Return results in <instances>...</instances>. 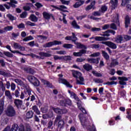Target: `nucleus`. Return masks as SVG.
Instances as JSON below:
<instances>
[{
  "mask_svg": "<svg viewBox=\"0 0 131 131\" xmlns=\"http://www.w3.org/2000/svg\"><path fill=\"white\" fill-rule=\"evenodd\" d=\"M27 79L31 82V83L33 84L34 86H39V85L40 84V82H39V80H38V79L34 76H29L27 77Z\"/></svg>",
  "mask_w": 131,
  "mask_h": 131,
  "instance_id": "1",
  "label": "nucleus"
},
{
  "mask_svg": "<svg viewBox=\"0 0 131 131\" xmlns=\"http://www.w3.org/2000/svg\"><path fill=\"white\" fill-rule=\"evenodd\" d=\"M18 4V2L16 0H10V2H7L6 4L3 5L4 7L7 9V10H10L11 8H16V5Z\"/></svg>",
  "mask_w": 131,
  "mask_h": 131,
  "instance_id": "2",
  "label": "nucleus"
},
{
  "mask_svg": "<svg viewBox=\"0 0 131 131\" xmlns=\"http://www.w3.org/2000/svg\"><path fill=\"white\" fill-rule=\"evenodd\" d=\"M6 115H16V110L12 105H9L5 111Z\"/></svg>",
  "mask_w": 131,
  "mask_h": 131,
  "instance_id": "3",
  "label": "nucleus"
},
{
  "mask_svg": "<svg viewBox=\"0 0 131 131\" xmlns=\"http://www.w3.org/2000/svg\"><path fill=\"white\" fill-rule=\"evenodd\" d=\"M58 45H62V42L61 41H58L55 40L53 41H50L43 45V48H51L53 46H57Z\"/></svg>",
  "mask_w": 131,
  "mask_h": 131,
  "instance_id": "4",
  "label": "nucleus"
},
{
  "mask_svg": "<svg viewBox=\"0 0 131 131\" xmlns=\"http://www.w3.org/2000/svg\"><path fill=\"white\" fill-rule=\"evenodd\" d=\"M59 103L61 106H62L63 107H68V106H71V105H72V102L69 99L60 100Z\"/></svg>",
  "mask_w": 131,
  "mask_h": 131,
  "instance_id": "5",
  "label": "nucleus"
},
{
  "mask_svg": "<svg viewBox=\"0 0 131 131\" xmlns=\"http://www.w3.org/2000/svg\"><path fill=\"white\" fill-rule=\"evenodd\" d=\"M53 110L56 114H58L59 115H61V114H67V112H68V111L65 108H59L58 107H53Z\"/></svg>",
  "mask_w": 131,
  "mask_h": 131,
  "instance_id": "6",
  "label": "nucleus"
},
{
  "mask_svg": "<svg viewBox=\"0 0 131 131\" xmlns=\"http://www.w3.org/2000/svg\"><path fill=\"white\" fill-rule=\"evenodd\" d=\"M101 43H102V45H105V46H107V47H109V48H111V49H113V50H115L117 48L116 44L110 41H102Z\"/></svg>",
  "mask_w": 131,
  "mask_h": 131,
  "instance_id": "7",
  "label": "nucleus"
},
{
  "mask_svg": "<svg viewBox=\"0 0 131 131\" xmlns=\"http://www.w3.org/2000/svg\"><path fill=\"white\" fill-rule=\"evenodd\" d=\"M52 8H54V9H56V10H59L61 12H63V13H69V11L67 10V7L64 6V5H60L59 7H58L57 6H55V5L52 6ZM66 9V10H65Z\"/></svg>",
  "mask_w": 131,
  "mask_h": 131,
  "instance_id": "8",
  "label": "nucleus"
},
{
  "mask_svg": "<svg viewBox=\"0 0 131 131\" xmlns=\"http://www.w3.org/2000/svg\"><path fill=\"white\" fill-rule=\"evenodd\" d=\"M43 18L45 19V20H50L51 18L53 19V20H55V17H54V15L52 13H49L47 12L44 11L42 13Z\"/></svg>",
  "mask_w": 131,
  "mask_h": 131,
  "instance_id": "9",
  "label": "nucleus"
},
{
  "mask_svg": "<svg viewBox=\"0 0 131 131\" xmlns=\"http://www.w3.org/2000/svg\"><path fill=\"white\" fill-rule=\"evenodd\" d=\"M79 118L81 121V125L84 128H86V126H88V122L86 121V118L83 116H79Z\"/></svg>",
  "mask_w": 131,
  "mask_h": 131,
  "instance_id": "10",
  "label": "nucleus"
},
{
  "mask_svg": "<svg viewBox=\"0 0 131 131\" xmlns=\"http://www.w3.org/2000/svg\"><path fill=\"white\" fill-rule=\"evenodd\" d=\"M6 49H7V50H9L11 53H13V54H19V55H21L22 56H30V54H23L18 50L12 51V48H11V46L10 45L6 46Z\"/></svg>",
  "mask_w": 131,
  "mask_h": 131,
  "instance_id": "11",
  "label": "nucleus"
},
{
  "mask_svg": "<svg viewBox=\"0 0 131 131\" xmlns=\"http://www.w3.org/2000/svg\"><path fill=\"white\" fill-rule=\"evenodd\" d=\"M58 81L59 83H62V84H64V85H66L67 88H70L71 89L72 88V85L70 84V83L67 81L66 79H62V78H59L58 80Z\"/></svg>",
  "mask_w": 131,
  "mask_h": 131,
  "instance_id": "12",
  "label": "nucleus"
},
{
  "mask_svg": "<svg viewBox=\"0 0 131 131\" xmlns=\"http://www.w3.org/2000/svg\"><path fill=\"white\" fill-rule=\"evenodd\" d=\"M85 54H86V50L82 49L78 52H73V55L74 57H81Z\"/></svg>",
  "mask_w": 131,
  "mask_h": 131,
  "instance_id": "13",
  "label": "nucleus"
},
{
  "mask_svg": "<svg viewBox=\"0 0 131 131\" xmlns=\"http://www.w3.org/2000/svg\"><path fill=\"white\" fill-rule=\"evenodd\" d=\"M96 10L97 8L96 7V1H92L90 5H88L85 8V11H90V10Z\"/></svg>",
  "mask_w": 131,
  "mask_h": 131,
  "instance_id": "14",
  "label": "nucleus"
},
{
  "mask_svg": "<svg viewBox=\"0 0 131 131\" xmlns=\"http://www.w3.org/2000/svg\"><path fill=\"white\" fill-rule=\"evenodd\" d=\"M110 4H111V10H115V9L117 8V6L118 5V0H111L110 2Z\"/></svg>",
  "mask_w": 131,
  "mask_h": 131,
  "instance_id": "15",
  "label": "nucleus"
},
{
  "mask_svg": "<svg viewBox=\"0 0 131 131\" xmlns=\"http://www.w3.org/2000/svg\"><path fill=\"white\" fill-rule=\"evenodd\" d=\"M99 60H100L99 58H97L96 59L88 58L86 61L89 63H90V64H99Z\"/></svg>",
  "mask_w": 131,
  "mask_h": 131,
  "instance_id": "16",
  "label": "nucleus"
},
{
  "mask_svg": "<svg viewBox=\"0 0 131 131\" xmlns=\"http://www.w3.org/2000/svg\"><path fill=\"white\" fill-rule=\"evenodd\" d=\"M121 6L123 7L126 6L127 9H128V8H130L131 0H122Z\"/></svg>",
  "mask_w": 131,
  "mask_h": 131,
  "instance_id": "17",
  "label": "nucleus"
},
{
  "mask_svg": "<svg viewBox=\"0 0 131 131\" xmlns=\"http://www.w3.org/2000/svg\"><path fill=\"white\" fill-rule=\"evenodd\" d=\"M5 106V99H0V115L3 114L4 112V107Z\"/></svg>",
  "mask_w": 131,
  "mask_h": 131,
  "instance_id": "18",
  "label": "nucleus"
},
{
  "mask_svg": "<svg viewBox=\"0 0 131 131\" xmlns=\"http://www.w3.org/2000/svg\"><path fill=\"white\" fill-rule=\"evenodd\" d=\"M72 75H73V77L76 78V79H78V77L80 76V75H82L81 73H80V72H79L78 71H75V70H72Z\"/></svg>",
  "mask_w": 131,
  "mask_h": 131,
  "instance_id": "19",
  "label": "nucleus"
},
{
  "mask_svg": "<svg viewBox=\"0 0 131 131\" xmlns=\"http://www.w3.org/2000/svg\"><path fill=\"white\" fill-rule=\"evenodd\" d=\"M78 78H79L80 81L77 80V84H80V85H84L85 84V83L83 82V81H84V78L82 76V75L78 76Z\"/></svg>",
  "mask_w": 131,
  "mask_h": 131,
  "instance_id": "20",
  "label": "nucleus"
},
{
  "mask_svg": "<svg viewBox=\"0 0 131 131\" xmlns=\"http://www.w3.org/2000/svg\"><path fill=\"white\" fill-rule=\"evenodd\" d=\"M130 24V18L128 15L125 17V28H128V25Z\"/></svg>",
  "mask_w": 131,
  "mask_h": 131,
  "instance_id": "21",
  "label": "nucleus"
},
{
  "mask_svg": "<svg viewBox=\"0 0 131 131\" xmlns=\"http://www.w3.org/2000/svg\"><path fill=\"white\" fill-rule=\"evenodd\" d=\"M14 103L17 109H19L22 106L23 101L20 99H15Z\"/></svg>",
  "mask_w": 131,
  "mask_h": 131,
  "instance_id": "22",
  "label": "nucleus"
},
{
  "mask_svg": "<svg viewBox=\"0 0 131 131\" xmlns=\"http://www.w3.org/2000/svg\"><path fill=\"white\" fill-rule=\"evenodd\" d=\"M115 40L117 43H122L123 41V37L121 35H118L115 37Z\"/></svg>",
  "mask_w": 131,
  "mask_h": 131,
  "instance_id": "23",
  "label": "nucleus"
},
{
  "mask_svg": "<svg viewBox=\"0 0 131 131\" xmlns=\"http://www.w3.org/2000/svg\"><path fill=\"white\" fill-rule=\"evenodd\" d=\"M118 95L120 96V98L124 99L125 98H126V91L124 90H121L118 92Z\"/></svg>",
  "mask_w": 131,
  "mask_h": 131,
  "instance_id": "24",
  "label": "nucleus"
},
{
  "mask_svg": "<svg viewBox=\"0 0 131 131\" xmlns=\"http://www.w3.org/2000/svg\"><path fill=\"white\" fill-rule=\"evenodd\" d=\"M84 4V1H80V2H77L75 3L74 5H73V8L75 9H77V8H79L81 6H82Z\"/></svg>",
  "mask_w": 131,
  "mask_h": 131,
  "instance_id": "25",
  "label": "nucleus"
},
{
  "mask_svg": "<svg viewBox=\"0 0 131 131\" xmlns=\"http://www.w3.org/2000/svg\"><path fill=\"white\" fill-rule=\"evenodd\" d=\"M118 65H119V62L117 61V59H114L112 60V62L110 64V67H115V66H117Z\"/></svg>",
  "mask_w": 131,
  "mask_h": 131,
  "instance_id": "26",
  "label": "nucleus"
},
{
  "mask_svg": "<svg viewBox=\"0 0 131 131\" xmlns=\"http://www.w3.org/2000/svg\"><path fill=\"white\" fill-rule=\"evenodd\" d=\"M38 55L41 57H46V58H49L52 57V54L43 52H40L38 53Z\"/></svg>",
  "mask_w": 131,
  "mask_h": 131,
  "instance_id": "27",
  "label": "nucleus"
},
{
  "mask_svg": "<svg viewBox=\"0 0 131 131\" xmlns=\"http://www.w3.org/2000/svg\"><path fill=\"white\" fill-rule=\"evenodd\" d=\"M83 68L86 71H90L93 70V67L89 63L84 64Z\"/></svg>",
  "mask_w": 131,
  "mask_h": 131,
  "instance_id": "28",
  "label": "nucleus"
},
{
  "mask_svg": "<svg viewBox=\"0 0 131 131\" xmlns=\"http://www.w3.org/2000/svg\"><path fill=\"white\" fill-rule=\"evenodd\" d=\"M29 19L32 22H37V21H38V18L34 14H31Z\"/></svg>",
  "mask_w": 131,
  "mask_h": 131,
  "instance_id": "29",
  "label": "nucleus"
},
{
  "mask_svg": "<svg viewBox=\"0 0 131 131\" xmlns=\"http://www.w3.org/2000/svg\"><path fill=\"white\" fill-rule=\"evenodd\" d=\"M24 71H26L27 73H29L30 74H33L34 73V70L30 68H24Z\"/></svg>",
  "mask_w": 131,
  "mask_h": 131,
  "instance_id": "30",
  "label": "nucleus"
},
{
  "mask_svg": "<svg viewBox=\"0 0 131 131\" xmlns=\"http://www.w3.org/2000/svg\"><path fill=\"white\" fill-rule=\"evenodd\" d=\"M95 40L97 41H103L104 40H108V38L105 37L96 36L95 38Z\"/></svg>",
  "mask_w": 131,
  "mask_h": 131,
  "instance_id": "31",
  "label": "nucleus"
},
{
  "mask_svg": "<svg viewBox=\"0 0 131 131\" xmlns=\"http://www.w3.org/2000/svg\"><path fill=\"white\" fill-rule=\"evenodd\" d=\"M72 26L75 29H80V26L77 25L76 20H74L71 23Z\"/></svg>",
  "mask_w": 131,
  "mask_h": 131,
  "instance_id": "32",
  "label": "nucleus"
},
{
  "mask_svg": "<svg viewBox=\"0 0 131 131\" xmlns=\"http://www.w3.org/2000/svg\"><path fill=\"white\" fill-rule=\"evenodd\" d=\"M76 46L77 49H84V50H86V49H88V47H86L85 45L81 44L80 42H77Z\"/></svg>",
  "mask_w": 131,
  "mask_h": 131,
  "instance_id": "33",
  "label": "nucleus"
},
{
  "mask_svg": "<svg viewBox=\"0 0 131 131\" xmlns=\"http://www.w3.org/2000/svg\"><path fill=\"white\" fill-rule=\"evenodd\" d=\"M107 10H108V7H107L106 5H102L100 8V10H99V12L104 13L105 12H107Z\"/></svg>",
  "mask_w": 131,
  "mask_h": 131,
  "instance_id": "34",
  "label": "nucleus"
},
{
  "mask_svg": "<svg viewBox=\"0 0 131 131\" xmlns=\"http://www.w3.org/2000/svg\"><path fill=\"white\" fill-rule=\"evenodd\" d=\"M71 60H72V57L70 55L62 56V61H71Z\"/></svg>",
  "mask_w": 131,
  "mask_h": 131,
  "instance_id": "35",
  "label": "nucleus"
},
{
  "mask_svg": "<svg viewBox=\"0 0 131 131\" xmlns=\"http://www.w3.org/2000/svg\"><path fill=\"white\" fill-rule=\"evenodd\" d=\"M114 22L116 23L117 26L120 27V23L119 22V14H117V17L115 18Z\"/></svg>",
  "mask_w": 131,
  "mask_h": 131,
  "instance_id": "36",
  "label": "nucleus"
},
{
  "mask_svg": "<svg viewBox=\"0 0 131 131\" xmlns=\"http://www.w3.org/2000/svg\"><path fill=\"white\" fill-rule=\"evenodd\" d=\"M76 101H77L78 102H80V99L78 97L77 95H76V94H75L74 92H72V95H71Z\"/></svg>",
  "mask_w": 131,
  "mask_h": 131,
  "instance_id": "37",
  "label": "nucleus"
},
{
  "mask_svg": "<svg viewBox=\"0 0 131 131\" xmlns=\"http://www.w3.org/2000/svg\"><path fill=\"white\" fill-rule=\"evenodd\" d=\"M103 84L104 85H116V84H117V81H107L105 83H104Z\"/></svg>",
  "mask_w": 131,
  "mask_h": 131,
  "instance_id": "38",
  "label": "nucleus"
},
{
  "mask_svg": "<svg viewBox=\"0 0 131 131\" xmlns=\"http://www.w3.org/2000/svg\"><path fill=\"white\" fill-rule=\"evenodd\" d=\"M3 55H5V56H6L8 58H13V54L9 51H4Z\"/></svg>",
  "mask_w": 131,
  "mask_h": 131,
  "instance_id": "39",
  "label": "nucleus"
},
{
  "mask_svg": "<svg viewBox=\"0 0 131 131\" xmlns=\"http://www.w3.org/2000/svg\"><path fill=\"white\" fill-rule=\"evenodd\" d=\"M64 49H72L73 48V45L70 43H64L62 46Z\"/></svg>",
  "mask_w": 131,
  "mask_h": 131,
  "instance_id": "40",
  "label": "nucleus"
},
{
  "mask_svg": "<svg viewBox=\"0 0 131 131\" xmlns=\"http://www.w3.org/2000/svg\"><path fill=\"white\" fill-rule=\"evenodd\" d=\"M64 122L63 120H59L58 123V127L59 128H63L64 127Z\"/></svg>",
  "mask_w": 131,
  "mask_h": 131,
  "instance_id": "41",
  "label": "nucleus"
},
{
  "mask_svg": "<svg viewBox=\"0 0 131 131\" xmlns=\"http://www.w3.org/2000/svg\"><path fill=\"white\" fill-rule=\"evenodd\" d=\"M102 54L105 60H109V55H108V53H107L106 51H102Z\"/></svg>",
  "mask_w": 131,
  "mask_h": 131,
  "instance_id": "42",
  "label": "nucleus"
},
{
  "mask_svg": "<svg viewBox=\"0 0 131 131\" xmlns=\"http://www.w3.org/2000/svg\"><path fill=\"white\" fill-rule=\"evenodd\" d=\"M33 39H34V38L32 36L30 35L24 38L23 40V41H29V40H33Z\"/></svg>",
  "mask_w": 131,
  "mask_h": 131,
  "instance_id": "43",
  "label": "nucleus"
},
{
  "mask_svg": "<svg viewBox=\"0 0 131 131\" xmlns=\"http://www.w3.org/2000/svg\"><path fill=\"white\" fill-rule=\"evenodd\" d=\"M49 109V107L48 106H45L42 107L40 109L41 112L42 113H47L48 112V110Z\"/></svg>",
  "mask_w": 131,
  "mask_h": 131,
  "instance_id": "44",
  "label": "nucleus"
},
{
  "mask_svg": "<svg viewBox=\"0 0 131 131\" xmlns=\"http://www.w3.org/2000/svg\"><path fill=\"white\" fill-rule=\"evenodd\" d=\"M27 15H28L27 12L24 11V12H22V13L19 15V17L21 19H25V18H26V17H27Z\"/></svg>",
  "mask_w": 131,
  "mask_h": 131,
  "instance_id": "45",
  "label": "nucleus"
},
{
  "mask_svg": "<svg viewBox=\"0 0 131 131\" xmlns=\"http://www.w3.org/2000/svg\"><path fill=\"white\" fill-rule=\"evenodd\" d=\"M92 74L96 77H102V76H103V74L96 72V71H92Z\"/></svg>",
  "mask_w": 131,
  "mask_h": 131,
  "instance_id": "46",
  "label": "nucleus"
},
{
  "mask_svg": "<svg viewBox=\"0 0 131 131\" xmlns=\"http://www.w3.org/2000/svg\"><path fill=\"white\" fill-rule=\"evenodd\" d=\"M26 91H24L25 94H26V93H27L28 95L29 96L32 95L31 94V92H32V90H31V89H30V88H26Z\"/></svg>",
  "mask_w": 131,
  "mask_h": 131,
  "instance_id": "47",
  "label": "nucleus"
},
{
  "mask_svg": "<svg viewBox=\"0 0 131 131\" xmlns=\"http://www.w3.org/2000/svg\"><path fill=\"white\" fill-rule=\"evenodd\" d=\"M93 81L96 83H103V82H104L103 79L99 78L94 79Z\"/></svg>",
  "mask_w": 131,
  "mask_h": 131,
  "instance_id": "48",
  "label": "nucleus"
},
{
  "mask_svg": "<svg viewBox=\"0 0 131 131\" xmlns=\"http://www.w3.org/2000/svg\"><path fill=\"white\" fill-rule=\"evenodd\" d=\"M88 15L86 14H84V15H81V16H77L76 17V19L78 21H81V20H82V19H84L85 18H86V16Z\"/></svg>",
  "mask_w": 131,
  "mask_h": 131,
  "instance_id": "49",
  "label": "nucleus"
},
{
  "mask_svg": "<svg viewBox=\"0 0 131 131\" xmlns=\"http://www.w3.org/2000/svg\"><path fill=\"white\" fill-rule=\"evenodd\" d=\"M18 130V125L14 124L12 125L11 129L10 131H17Z\"/></svg>",
  "mask_w": 131,
  "mask_h": 131,
  "instance_id": "50",
  "label": "nucleus"
},
{
  "mask_svg": "<svg viewBox=\"0 0 131 131\" xmlns=\"http://www.w3.org/2000/svg\"><path fill=\"white\" fill-rule=\"evenodd\" d=\"M7 18H9V20L10 21H14V20H15L16 18H15V17L14 16H13L12 14H7Z\"/></svg>",
  "mask_w": 131,
  "mask_h": 131,
  "instance_id": "51",
  "label": "nucleus"
},
{
  "mask_svg": "<svg viewBox=\"0 0 131 131\" xmlns=\"http://www.w3.org/2000/svg\"><path fill=\"white\" fill-rule=\"evenodd\" d=\"M11 35L13 38H17V37L20 35V33L19 32H17V33L13 32L11 34Z\"/></svg>",
  "mask_w": 131,
  "mask_h": 131,
  "instance_id": "52",
  "label": "nucleus"
},
{
  "mask_svg": "<svg viewBox=\"0 0 131 131\" xmlns=\"http://www.w3.org/2000/svg\"><path fill=\"white\" fill-rule=\"evenodd\" d=\"M0 75H3L4 77H7L9 76V73L6 72L4 71L0 70Z\"/></svg>",
  "mask_w": 131,
  "mask_h": 131,
  "instance_id": "53",
  "label": "nucleus"
},
{
  "mask_svg": "<svg viewBox=\"0 0 131 131\" xmlns=\"http://www.w3.org/2000/svg\"><path fill=\"white\" fill-rule=\"evenodd\" d=\"M4 30H5V31H11V30H13V26H8L5 27L4 28Z\"/></svg>",
  "mask_w": 131,
  "mask_h": 131,
  "instance_id": "54",
  "label": "nucleus"
},
{
  "mask_svg": "<svg viewBox=\"0 0 131 131\" xmlns=\"http://www.w3.org/2000/svg\"><path fill=\"white\" fill-rule=\"evenodd\" d=\"M60 2H61V3L62 5H66L67 6H68V5H69V4H70V1L60 0Z\"/></svg>",
  "mask_w": 131,
  "mask_h": 131,
  "instance_id": "55",
  "label": "nucleus"
},
{
  "mask_svg": "<svg viewBox=\"0 0 131 131\" xmlns=\"http://www.w3.org/2000/svg\"><path fill=\"white\" fill-rule=\"evenodd\" d=\"M118 79L121 81H127L128 78L126 77H118Z\"/></svg>",
  "mask_w": 131,
  "mask_h": 131,
  "instance_id": "56",
  "label": "nucleus"
},
{
  "mask_svg": "<svg viewBox=\"0 0 131 131\" xmlns=\"http://www.w3.org/2000/svg\"><path fill=\"white\" fill-rule=\"evenodd\" d=\"M53 59H54V61H57V60H61V61H62V56H59L58 55H54Z\"/></svg>",
  "mask_w": 131,
  "mask_h": 131,
  "instance_id": "57",
  "label": "nucleus"
},
{
  "mask_svg": "<svg viewBox=\"0 0 131 131\" xmlns=\"http://www.w3.org/2000/svg\"><path fill=\"white\" fill-rule=\"evenodd\" d=\"M101 11H94L93 13H92L93 16H101V13L100 12Z\"/></svg>",
  "mask_w": 131,
  "mask_h": 131,
  "instance_id": "58",
  "label": "nucleus"
},
{
  "mask_svg": "<svg viewBox=\"0 0 131 131\" xmlns=\"http://www.w3.org/2000/svg\"><path fill=\"white\" fill-rule=\"evenodd\" d=\"M26 24V25H28V26H31V27L35 26L36 25L34 23H32L30 21H27Z\"/></svg>",
  "mask_w": 131,
  "mask_h": 131,
  "instance_id": "59",
  "label": "nucleus"
},
{
  "mask_svg": "<svg viewBox=\"0 0 131 131\" xmlns=\"http://www.w3.org/2000/svg\"><path fill=\"white\" fill-rule=\"evenodd\" d=\"M26 24V25H28V26H31V27L35 26L36 25L34 23H32L30 21H27Z\"/></svg>",
  "mask_w": 131,
  "mask_h": 131,
  "instance_id": "60",
  "label": "nucleus"
},
{
  "mask_svg": "<svg viewBox=\"0 0 131 131\" xmlns=\"http://www.w3.org/2000/svg\"><path fill=\"white\" fill-rule=\"evenodd\" d=\"M100 52H96V53H94L92 54L91 55H90L89 56V57H99V56H100Z\"/></svg>",
  "mask_w": 131,
  "mask_h": 131,
  "instance_id": "61",
  "label": "nucleus"
},
{
  "mask_svg": "<svg viewBox=\"0 0 131 131\" xmlns=\"http://www.w3.org/2000/svg\"><path fill=\"white\" fill-rule=\"evenodd\" d=\"M57 54H58V55H66V54H67V53L66 52V51H65V50H61L59 51H57Z\"/></svg>",
  "mask_w": 131,
  "mask_h": 131,
  "instance_id": "62",
  "label": "nucleus"
},
{
  "mask_svg": "<svg viewBox=\"0 0 131 131\" xmlns=\"http://www.w3.org/2000/svg\"><path fill=\"white\" fill-rule=\"evenodd\" d=\"M13 47L14 49H18L19 50L20 47H21V45L18 43L14 42L13 43Z\"/></svg>",
  "mask_w": 131,
  "mask_h": 131,
  "instance_id": "63",
  "label": "nucleus"
},
{
  "mask_svg": "<svg viewBox=\"0 0 131 131\" xmlns=\"http://www.w3.org/2000/svg\"><path fill=\"white\" fill-rule=\"evenodd\" d=\"M91 46L92 49H99L100 48V45L99 44H92Z\"/></svg>",
  "mask_w": 131,
  "mask_h": 131,
  "instance_id": "64",
  "label": "nucleus"
}]
</instances>
